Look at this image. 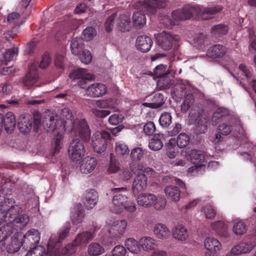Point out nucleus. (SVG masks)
Segmentation results:
<instances>
[{
  "label": "nucleus",
  "instance_id": "nucleus-1",
  "mask_svg": "<svg viewBox=\"0 0 256 256\" xmlns=\"http://www.w3.org/2000/svg\"><path fill=\"white\" fill-rule=\"evenodd\" d=\"M60 114V118H59L56 114H52L46 117L43 122L46 130L54 132L56 135L54 154L58 152L62 148V140L66 130V124L68 122L72 124L71 132L76 136H78L84 141L89 140L90 136V130L85 120L76 119L72 122V120H69L72 117V114L68 108L62 109Z\"/></svg>",
  "mask_w": 256,
  "mask_h": 256
},
{
  "label": "nucleus",
  "instance_id": "nucleus-2",
  "mask_svg": "<svg viewBox=\"0 0 256 256\" xmlns=\"http://www.w3.org/2000/svg\"><path fill=\"white\" fill-rule=\"evenodd\" d=\"M12 191L10 190H0V206H6L8 208L5 214L0 209V224L2 221L14 222L21 213L22 208L17 204H14L15 202L12 198H9Z\"/></svg>",
  "mask_w": 256,
  "mask_h": 256
},
{
  "label": "nucleus",
  "instance_id": "nucleus-3",
  "mask_svg": "<svg viewBox=\"0 0 256 256\" xmlns=\"http://www.w3.org/2000/svg\"><path fill=\"white\" fill-rule=\"evenodd\" d=\"M114 196L112 200L113 204L112 211L116 214L122 212L124 210L132 213L136 208L134 202L128 200V191L126 188H118L112 189Z\"/></svg>",
  "mask_w": 256,
  "mask_h": 256
},
{
  "label": "nucleus",
  "instance_id": "nucleus-4",
  "mask_svg": "<svg viewBox=\"0 0 256 256\" xmlns=\"http://www.w3.org/2000/svg\"><path fill=\"white\" fill-rule=\"evenodd\" d=\"M157 44L162 50H168L176 48L180 38L178 35L166 30L154 34Z\"/></svg>",
  "mask_w": 256,
  "mask_h": 256
},
{
  "label": "nucleus",
  "instance_id": "nucleus-5",
  "mask_svg": "<svg viewBox=\"0 0 256 256\" xmlns=\"http://www.w3.org/2000/svg\"><path fill=\"white\" fill-rule=\"evenodd\" d=\"M181 154L186 158H190L192 163L194 164V166L188 168V172H198L199 169L204 166V156L202 152L186 148L182 151Z\"/></svg>",
  "mask_w": 256,
  "mask_h": 256
},
{
  "label": "nucleus",
  "instance_id": "nucleus-6",
  "mask_svg": "<svg viewBox=\"0 0 256 256\" xmlns=\"http://www.w3.org/2000/svg\"><path fill=\"white\" fill-rule=\"evenodd\" d=\"M94 238L93 234L88 232H84L78 234L72 244H68L62 248V253L64 256L75 252L76 246L86 244Z\"/></svg>",
  "mask_w": 256,
  "mask_h": 256
},
{
  "label": "nucleus",
  "instance_id": "nucleus-7",
  "mask_svg": "<svg viewBox=\"0 0 256 256\" xmlns=\"http://www.w3.org/2000/svg\"><path fill=\"white\" fill-rule=\"evenodd\" d=\"M128 221L126 220L110 218L106 222V228L109 234L113 238L124 235L126 230Z\"/></svg>",
  "mask_w": 256,
  "mask_h": 256
},
{
  "label": "nucleus",
  "instance_id": "nucleus-8",
  "mask_svg": "<svg viewBox=\"0 0 256 256\" xmlns=\"http://www.w3.org/2000/svg\"><path fill=\"white\" fill-rule=\"evenodd\" d=\"M110 134L104 130L97 131L92 138V146L94 152L101 153L105 151L107 146V140L110 139Z\"/></svg>",
  "mask_w": 256,
  "mask_h": 256
},
{
  "label": "nucleus",
  "instance_id": "nucleus-9",
  "mask_svg": "<svg viewBox=\"0 0 256 256\" xmlns=\"http://www.w3.org/2000/svg\"><path fill=\"white\" fill-rule=\"evenodd\" d=\"M193 9L194 14H199L202 19L208 20L212 18L214 16L220 12L223 7L220 5L214 6L203 7L196 4H193Z\"/></svg>",
  "mask_w": 256,
  "mask_h": 256
},
{
  "label": "nucleus",
  "instance_id": "nucleus-10",
  "mask_svg": "<svg viewBox=\"0 0 256 256\" xmlns=\"http://www.w3.org/2000/svg\"><path fill=\"white\" fill-rule=\"evenodd\" d=\"M166 2L167 0H144L138 2L136 7L144 10L147 14H154L158 8H164Z\"/></svg>",
  "mask_w": 256,
  "mask_h": 256
},
{
  "label": "nucleus",
  "instance_id": "nucleus-11",
  "mask_svg": "<svg viewBox=\"0 0 256 256\" xmlns=\"http://www.w3.org/2000/svg\"><path fill=\"white\" fill-rule=\"evenodd\" d=\"M85 152L84 146L78 139H74L70 142L68 148V154L72 161L80 160L84 156Z\"/></svg>",
  "mask_w": 256,
  "mask_h": 256
},
{
  "label": "nucleus",
  "instance_id": "nucleus-12",
  "mask_svg": "<svg viewBox=\"0 0 256 256\" xmlns=\"http://www.w3.org/2000/svg\"><path fill=\"white\" fill-rule=\"evenodd\" d=\"M204 248L207 250L205 256H218V252L222 250V245L220 242L213 237H207L204 242Z\"/></svg>",
  "mask_w": 256,
  "mask_h": 256
},
{
  "label": "nucleus",
  "instance_id": "nucleus-13",
  "mask_svg": "<svg viewBox=\"0 0 256 256\" xmlns=\"http://www.w3.org/2000/svg\"><path fill=\"white\" fill-rule=\"evenodd\" d=\"M40 239V233L35 229H31L24 235L22 240V246L24 248H32L36 244H38Z\"/></svg>",
  "mask_w": 256,
  "mask_h": 256
},
{
  "label": "nucleus",
  "instance_id": "nucleus-14",
  "mask_svg": "<svg viewBox=\"0 0 256 256\" xmlns=\"http://www.w3.org/2000/svg\"><path fill=\"white\" fill-rule=\"evenodd\" d=\"M69 78L72 81L78 80V85L82 88V82L84 80H91L94 78V76L89 73L88 71L84 68H78L74 69L69 74Z\"/></svg>",
  "mask_w": 256,
  "mask_h": 256
},
{
  "label": "nucleus",
  "instance_id": "nucleus-15",
  "mask_svg": "<svg viewBox=\"0 0 256 256\" xmlns=\"http://www.w3.org/2000/svg\"><path fill=\"white\" fill-rule=\"evenodd\" d=\"M193 4H188L184 6L182 10H176L172 14V20L175 22L190 18L194 14Z\"/></svg>",
  "mask_w": 256,
  "mask_h": 256
},
{
  "label": "nucleus",
  "instance_id": "nucleus-16",
  "mask_svg": "<svg viewBox=\"0 0 256 256\" xmlns=\"http://www.w3.org/2000/svg\"><path fill=\"white\" fill-rule=\"evenodd\" d=\"M38 62H34L32 63L30 66L28 73L22 80L24 86L28 88H30L34 86L38 80Z\"/></svg>",
  "mask_w": 256,
  "mask_h": 256
},
{
  "label": "nucleus",
  "instance_id": "nucleus-17",
  "mask_svg": "<svg viewBox=\"0 0 256 256\" xmlns=\"http://www.w3.org/2000/svg\"><path fill=\"white\" fill-rule=\"evenodd\" d=\"M153 232L155 237L160 240H166L170 238L171 232L168 226L162 222L154 224Z\"/></svg>",
  "mask_w": 256,
  "mask_h": 256
},
{
  "label": "nucleus",
  "instance_id": "nucleus-18",
  "mask_svg": "<svg viewBox=\"0 0 256 256\" xmlns=\"http://www.w3.org/2000/svg\"><path fill=\"white\" fill-rule=\"evenodd\" d=\"M136 174L132 185V192L134 194L144 190L147 186L148 178L145 174Z\"/></svg>",
  "mask_w": 256,
  "mask_h": 256
},
{
  "label": "nucleus",
  "instance_id": "nucleus-19",
  "mask_svg": "<svg viewBox=\"0 0 256 256\" xmlns=\"http://www.w3.org/2000/svg\"><path fill=\"white\" fill-rule=\"evenodd\" d=\"M105 85L100 83H94L89 86L86 90L87 96L92 98L102 96L106 92Z\"/></svg>",
  "mask_w": 256,
  "mask_h": 256
},
{
  "label": "nucleus",
  "instance_id": "nucleus-20",
  "mask_svg": "<svg viewBox=\"0 0 256 256\" xmlns=\"http://www.w3.org/2000/svg\"><path fill=\"white\" fill-rule=\"evenodd\" d=\"M116 27L122 32H127L132 28L130 16L129 14H123L118 17L116 16Z\"/></svg>",
  "mask_w": 256,
  "mask_h": 256
},
{
  "label": "nucleus",
  "instance_id": "nucleus-21",
  "mask_svg": "<svg viewBox=\"0 0 256 256\" xmlns=\"http://www.w3.org/2000/svg\"><path fill=\"white\" fill-rule=\"evenodd\" d=\"M171 234L174 239L181 242L187 240L189 236L186 228L182 224L176 225L172 228Z\"/></svg>",
  "mask_w": 256,
  "mask_h": 256
},
{
  "label": "nucleus",
  "instance_id": "nucleus-22",
  "mask_svg": "<svg viewBox=\"0 0 256 256\" xmlns=\"http://www.w3.org/2000/svg\"><path fill=\"white\" fill-rule=\"evenodd\" d=\"M156 196L150 193H142L140 194L137 198L136 202L138 205L145 208H149L152 206Z\"/></svg>",
  "mask_w": 256,
  "mask_h": 256
},
{
  "label": "nucleus",
  "instance_id": "nucleus-23",
  "mask_svg": "<svg viewBox=\"0 0 256 256\" xmlns=\"http://www.w3.org/2000/svg\"><path fill=\"white\" fill-rule=\"evenodd\" d=\"M96 165L97 160L95 158L86 156L80 162V171L82 174H90L94 170Z\"/></svg>",
  "mask_w": 256,
  "mask_h": 256
},
{
  "label": "nucleus",
  "instance_id": "nucleus-24",
  "mask_svg": "<svg viewBox=\"0 0 256 256\" xmlns=\"http://www.w3.org/2000/svg\"><path fill=\"white\" fill-rule=\"evenodd\" d=\"M238 74L245 77L248 82L250 84L252 89L256 93V80L254 76L252 70H250L245 64H242L239 66Z\"/></svg>",
  "mask_w": 256,
  "mask_h": 256
},
{
  "label": "nucleus",
  "instance_id": "nucleus-25",
  "mask_svg": "<svg viewBox=\"0 0 256 256\" xmlns=\"http://www.w3.org/2000/svg\"><path fill=\"white\" fill-rule=\"evenodd\" d=\"M98 194L94 190H90L86 192L83 200V202L86 208L89 210L95 206L98 201Z\"/></svg>",
  "mask_w": 256,
  "mask_h": 256
},
{
  "label": "nucleus",
  "instance_id": "nucleus-26",
  "mask_svg": "<svg viewBox=\"0 0 256 256\" xmlns=\"http://www.w3.org/2000/svg\"><path fill=\"white\" fill-rule=\"evenodd\" d=\"M32 124V117L28 114H24L20 118L18 128L22 133L27 134L30 131Z\"/></svg>",
  "mask_w": 256,
  "mask_h": 256
},
{
  "label": "nucleus",
  "instance_id": "nucleus-27",
  "mask_svg": "<svg viewBox=\"0 0 256 256\" xmlns=\"http://www.w3.org/2000/svg\"><path fill=\"white\" fill-rule=\"evenodd\" d=\"M210 228L212 230L222 237L226 238L229 236L228 226L223 221L218 220L212 222Z\"/></svg>",
  "mask_w": 256,
  "mask_h": 256
},
{
  "label": "nucleus",
  "instance_id": "nucleus-28",
  "mask_svg": "<svg viewBox=\"0 0 256 256\" xmlns=\"http://www.w3.org/2000/svg\"><path fill=\"white\" fill-rule=\"evenodd\" d=\"M232 122L231 121L229 124L224 122L219 125L218 132L219 134H216L215 138L214 140V142L215 144L219 143L222 140V138L221 134L224 136H227L230 134L232 130V128L231 124Z\"/></svg>",
  "mask_w": 256,
  "mask_h": 256
},
{
  "label": "nucleus",
  "instance_id": "nucleus-29",
  "mask_svg": "<svg viewBox=\"0 0 256 256\" xmlns=\"http://www.w3.org/2000/svg\"><path fill=\"white\" fill-rule=\"evenodd\" d=\"M136 45L140 51L146 52L150 50L152 41L151 38L148 36H140L136 39Z\"/></svg>",
  "mask_w": 256,
  "mask_h": 256
},
{
  "label": "nucleus",
  "instance_id": "nucleus-30",
  "mask_svg": "<svg viewBox=\"0 0 256 256\" xmlns=\"http://www.w3.org/2000/svg\"><path fill=\"white\" fill-rule=\"evenodd\" d=\"M164 194L168 200L174 202H178L180 198V190L174 186H166L164 190Z\"/></svg>",
  "mask_w": 256,
  "mask_h": 256
},
{
  "label": "nucleus",
  "instance_id": "nucleus-31",
  "mask_svg": "<svg viewBox=\"0 0 256 256\" xmlns=\"http://www.w3.org/2000/svg\"><path fill=\"white\" fill-rule=\"evenodd\" d=\"M140 248L144 251L150 252L158 246L156 240L150 236H144L139 240Z\"/></svg>",
  "mask_w": 256,
  "mask_h": 256
},
{
  "label": "nucleus",
  "instance_id": "nucleus-32",
  "mask_svg": "<svg viewBox=\"0 0 256 256\" xmlns=\"http://www.w3.org/2000/svg\"><path fill=\"white\" fill-rule=\"evenodd\" d=\"M130 167L134 174H146L152 176L156 173L154 169L150 167H144L142 164L130 162Z\"/></svg>",
  "mask_w": 256,
  "mask_h": 256
},
{
  "label": "nucleus",
  "instance_id": "nucleus-33",
  "mask_svg": "<svg viewBox=\"0 0 256 256\" xmlns=\"http://www.w3.org/2000/svg\"><path fill=\"white\" fill-rule=\"evenodd\" d=\"M74 212L71 215L72 222L75 224H78L81 223L84 217V210L80 204H76L74 206Z\"/></svg>",
  "mask_w": 256,
  "mask_h": 256
},
{
  "label": "nucleus",
  "instance_id": "nucleus-34",
  "mask_svg": "<svg viewBox=\"0 0 256 256\" xmlns=\"http://www.w3.org/2000/svg\"><path fill=\"white\" fill-rule=\"evenodd\" d=\"M248 152H244L240 153V155L244 160L250 161L254 164L256 166V146L254 147L252 144H248Z\"/></svg>",
  "mask_w": 256,
  "mask_h": 256
},
{
  "label": "nucleus",
  "instance_id": "nucleus-35",
  "mask_svg": "<svg viewBox=\"0 0 256 256\" xmlns=\"http://www.w3.org/2000/svg\"><path fill=\"white\" fill-rule=\"evenodd\" d=\"M18 48L14 47L6 50L4 52L0 50V60L3 64H6L8 62L12 60L18 55Z\"/></svg>",
  "mask_w": 256,
  "mask_h": 256
},
{
  "label": "nucleus",
  "instance_id": "nucleus-36",
  "mask_svg": "<svg viewBox=\"0 0 256 256\" xmlns=\"http://www.w3.org/2000/svg\"><path fill=\"white\" fill-rule=\"evenodd\" d=\"M226 52V48L223 46L217 44L208 50L207 56L213 58H220L225 54Z\"/></svg>",
  "mask_w": 256,
  "mask_h": 256
},
{
  "label": "nucleus",
  "instance_id": "nucleus-37",
  "mask_svg": "<svg viewBox=\"0 0 256 256\" xmlns=\"http://www.w3.org/2000/svg\"><path fill=\"white\" fill-rule=\"evenodd\" d=\"M124 245L128 251L134 254H138L141 252L139 242H138L134 238H126L124 242Z\"/></svg>",
  "mask_w": 256,
  "mask_h": 256
},
{
  "label": "nucleus",
  "instance_id": "nucleus-38",
  "mask_svg": "<svg viewBox=\"0 0 256 256\" xmlns=\"http://www.w3.org/2000/svg\"><path fill=\"white\" fill-rule=\"evenodd\" d=\"M88 252L91 256H98L104 252V248L98 242H92L88 246Z\"/></svg>",
  "mask_w": 256,
  "mask_h": 256
},
{
  "label": "nucleus",
  "instance_id": "nucleus-39",
  "mask_svg": "<svg viewBox=\"0 0 256 256\" xmlns=\"http://www.w3.org/2000/svg\"><path fill=\"white\" fill-rule=\"evenodd\" d=\"M133 24L136 28H141L146 22L145 14L141 12H136L133 14Z\"/></svg>",
  "mask_w": 256,
  "mask_h": 256
},
{
  "label": "nucleus",
  "instance_id": "nucleus-40",
  "mask_svg": "<svg viewBox=\"0 0 256 256\" xmlns=\"http://www.w3.org/2000/svg\"><path fill=\"white\" fill-rule=\"evenodd\" d=\"M162 138V136L160 134L154 135L149 142V148L154 151L160 150L163 146Z\"/></svg>",
  "mask_w": 256,
  "mask_h": 256
},
{
  "label": "nucleus",
  "instance_id": "nucleus-41",
  "mask_svg": "<svg viewBox=\"0 0 256 256\" xmlns=\"http://www.w3.org/2000/svg\"><path fill=\"white\" fill-rule=\"evenodd\" d=\"M239 245L244 254L250 252L256 246V242L254 239H249L240 242Z\"/></svg>",
  "mask_w": 256,
  "mask_h": 256
},
{
  "label": "nucleus",
  "instance_id": "nucleus-42",
  "mask_svg": "<svg viewBox=\"0 0 256 256\" xmlns=\"http://www.w3.org/2000/svg\"><path fill=\"white\" fill-rule=\"evenodd\" d=\"M232 230L236 235H242L246 232V226L243 221L241 220H236L234 222Z\"/></svg>",
  "mask_w": 256,
  "mask_h": 256
},
{
  "label": "nucleus",
  "instance_id": "nucleus-43",
  "mask_svg": "<svg viewBox=\"0 0 256 256\" xmlns=\"http://www.w3.org/2000/svg\"><path fill=\"white\" fill-rule=\"evenodd\" d=\"M115 151L120 156H127L130 152L128 146L122 142H118L116 143Z\"/></svg>",
  "mask_w": 256,
  "mask_h": 256
},
{
  "label": "nucleus",
  "instance_id": "nucleus-44",
  "mask_svg": "<svg viewBox=\"0 0 256 256\" xmlns=\"http://www.w3.org/2000/svg\"><path fill=\"white\" fill-rule=\"evenodd\" d=\"M22 246V244L18 241L16 236H13L10 239V242H9L6 246L7 252L8 253H14L18 251L20 247Z\"/></svg>",
  "mask_w": 256,
  "mask_h": 256
},
{
  "label": "nucleus",
  "instance_id": "nucleus-45",
  "mask_svg": "<svg viewBox=\"0 0 256 256\" xmlns=\"http://www.w3.org/2000/svg\"><path fill=\"white\" fill-rule=\"evenodd\" d=\"M82 44L81 40L78 38L73 39L70 44L72 52L74 55H79L80 54Z\"/></svg>",
  "mask_w": 256,
  "mask_h": 256
},
{
  "label": "nucleus",
  "instance_id": "nucleus-46",
  "mask_svg": "<svg viewBox=\"0 0 256 256\" xmlns=\"http://www.w3.org/2000/svg\"><path fill=\"white\" fill-rule=\"evenodd\" d=\"M229 113V110L226 108H217L212 116V121L214 123V124H216L218 120L228 116Z\"/></svg>",
  "mask_w": 256,
  "mask_h": 256
},
{
  "label": "nucleus",
  "instance_id": "nucleus-47",
  "mask_svg": "<svg viewBox=\"0 0 256 256\" xmlns=\"http://www.w3.org/2000/svg\"><path fill=\"white\" fill-rule=\"evenodd\" d=\"M144 150L141 148L137 147L133 148L130 154L132 160L131 162H136L142 160L144 157Z\"/></svg>",
  "mask_w": 256,
  "mask_h": 256
},
{
  "label": "nucleus",
  "instance_id": "nucleus-48",
  "mask_svg": "<svg viewBox=\"0 0 256 256\" xmlns=\"http://www.w3.org/2000/svg\"><path fill=\"white\" fill-rule=\"evenodd\" d=\"M190 136L186 133H180L177 137L176 144L180 148H186L189 144Z\"/></svg>",
  "mask_w": 256,
  "mask_h": 256
},
{
  "label": "nucleus",
  "instance_id": "nucleus-49",
  "mask_svg": "<svg viewBox=\"0 0 256 256\" xmlns=\"http://www.w3.org/2000/svg\"><path fill=\"white\" fill-rule=\"evenodd\" d=\"M194 102V98L192 94H188L185 97L181 106L182 112H186Z\"/></svg>",
  "mask_w": 256,
  "mask_h": 256
},
{
  "label": "nucleus",
  "instance_id": "nucleus-50",
  "mask_svg": "<svg viewBox=\"0 0 256 256\" xmlns=\"http://www.w3.org/2000/svg\"><path fill=\"white\" fill-rule=\"evenodd\" d=\"M206 40V36L202 34L196 35L192 40V44L198 49H202L205 44Z\"/></svg>",
  "mask_w": 256,
  "mask_h": 256
},
{
  "label": "nucleus",
  "instance_id": "nucleus-51",
  "mask_svg": "<svg viewBox=\"0 0 256 256\" xmlns=\"http://www.w3.org/2000/svg\"><path fill=\"white\" fill-rule=\"evenodd\" d=\"M30 222V218L28 214H23L20 215L13 222L18 224L17 226L20 228H22L26 226Z\"/></svg>",
  "mask_w": 256,
  "mask_h": 256
},
{
  "label": "nucleus",
  "instance_id": "nucleus-52",
  "mask_svg": "<svg viewBox=\"0 0 256 256\" xmlns=\"http://www.w3.org/2000/svg\"><path fill=\"white\" fill-rule=\"evenodd\" d=\"M117 14L114 12L108 16L104 23V28L108 32H111L114 28V24H116Z\"/></svg>",
  "mask_w": 256,
  "mask_h": 256
},
{
  "label": "nucleus",
  "instance_id": "nucleus-53",
  "mask_svg": "<svg viewBox=\"0 0 256 256\" xmlns=\"http://www.w3.org/2000/svg\"><path fill=\"white\" fill-rule=\"evenodd\" d=\"M152 206L156 210H164L167 203L166 200L164 196H156V200H154Z\"/></svg>",
  "mask_w": 256,
  "mask_h": 256
},
{
  "label": "nucleus",
  "instance_id": "nucleus-54",
  "mask_svg": "<svg viewBox=\"0 0 256 256\" xmlns=\"http://www.w3.org/2000/svg\"><path fill=\"white\" fill-rule=\"evenodd\" d=\"M228 32V28L226 26L222 24H218L212 28V33L215 36H222Z\"/></svg>",
  "mask_w": 256,
  "mask_h": 256
},
{
  "label": "nucleus",
  "instance_id": "nucleus-55",
  "mask_svg": "<svg viewBox=\"0 0 256 256\" xmlns=\"http://www.w3.org/2000/svg\"><path fill=\"white\" fill-rule=\"evenodd\" d=\"M171 114L168 112L162 113L159 119L160 125L163 128L168 127L172 123Z\"/></svg>",
  "mask_w": 256,
  "mask_h": 256
},
{
  "label": "nucleus",
  "instance_id": "nucleus-56",
  "mask_svg": "<svg viewBox=\"0 0 256 256\" xmlns=\"http://www.w3.org/2000/svg\"><path fill=\"white\" fill-rule=\"evenodd\" d=\"M164 102V98L160 93L155 94L152 100V104L153 108H156L161 106Z\"/></svg>",
  "mask_w": 256,
  "mask_h": 256
},
{
  "label": "nucleus",
  "instance_id": "nucleus-57",
  "mask_svg": "<svg viewBox=\"0 0 256 256\" xmlns=\"http://www.w3.org/2000/svg\"><path fill=\"white\" fill-rule=\"evenodd\" d=\"M96 35L95 29L92 26L86 28L82 32V38L86 41L90 40Z\"/></svg>",
  "mask_w": 256,
  "mask_h": 256
},
{
  "label": "nucleus",
  "instance_id": "nucleus-58",
  "mask_svg": "<svg viewBox=\"0 0 256 256\" xmlns=\"http://www.w3.org/2000/svg\"><path fill=\"white\" fill-rule=\"evenodd\" d=\"M44 254H45L44 248L41 246H38L32 248V250L26 254V256H42Z\"/></svg>",
  "mask_w": 256,
  "mask_h": 256
},
{
  "label": "nucleus",
  "instance_id": "nucleus-59",
  "mask_svg": "<svg viewBox=\"0 0 256 256\" xmlns=\"http://www.w3.org/2000/svg\"><path fill=\"white\" fill-rule=\"evenodd\" d=\"M202 212L204 214L206 218L212 219L215 217L216 212L214 208L210 204L202 208Z\"/></svg>",
  "mask_w": 256,
  "mask_h": 256
},
{
  "label": "nucleus",
  "instance_id": "nucleus-60",
  "mask_svg": "<svg viewBox=\"0 0 256 256\" xmlns=\"http://www.w3.org/2000/svg\"><path fill=\"white\" fill-rule=\"evenodd\" d=\"M90 104L93 106L98 107L100 108H111V106L109 104V100H92L90 101Z\"/></svg>",
  "mask_w": 256,
  "mask_h": 256
},
{
  "label": "nucleus",
  "instance_id": "nucleus-61",
  "mask_svg": "<svg viewBox=\"0 0 256 256\" xmlns=\"http://www.w3.org/2000/svg\"><path fill=\"white\" fill-rule=\"evenodd\" d=\"M80 61L84 64H90L92 60V56L90 52L87 50H82V54H79Z\"/></svg>",
  "mask_w": 256,
  "mask_h": 256
},
{
  "label": "nucleus",
  "instance_id": "nucleus-62",
  "mask_svg": "<svg viewBox=\"0 0 256 256\" xmlns=\"http://www.w3.org/2000/svg\"><path fill=\"white\" fill-rule=\"evenodd\" d=\"M154 75L156 78H159L168 73L166 70V66L160 64L156 66L154 71Z\"/></svg>",
  "mask_w": 256,
  "mask_h": 256
},
{
  "label": "nucleus",
  "instance_id": "nucleus-63",
  "mask_svg": "<svg viewBox=\"0 0 256 256\" xmlns=\"http://www.w3.org/2000/svg\"><path fill=\"white\" fill-rule=\"evenodd\" d=\"M158 84L160 86L168 87L170 85L171 80L168 76V72L164 76L158 78Z\"/></svg>",
  "mask_w": 256,
  "mask_h": 256
},
{
  "label": "nucleus",
  "instance_id": "nucleus-64",
  "mask_svg": "<svg viewBox=\"0 0 256 256\" xmlns=\"http://www.w3.org/2000/svg\"><path fill=\"white\" fill-rule=\"evenodd\" d=\"M126 252V250L125 247L120 245L115 246L112 250V256H124Z\"/></svg>",
  "mask_w": 256,
  "mask_h": 256
}]
</instances>
